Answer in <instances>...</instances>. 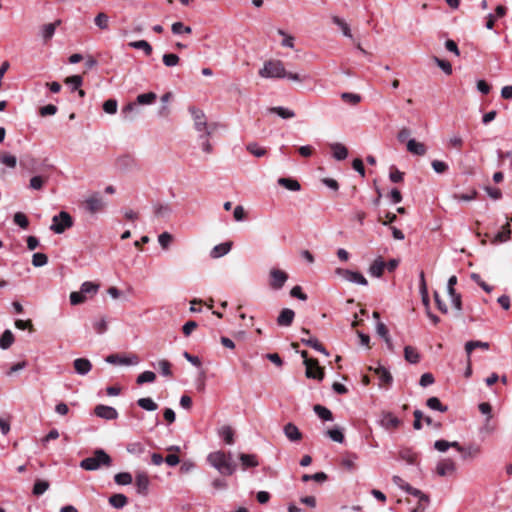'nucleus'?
I'll return each instance as SVG.
<instances>
[{
    "label": "nucleus",
    "mask_w": 512,
    "mask_h": 512,
    "mask_svg": "<svg viewBox=\"0 0 512 512\" xmlns=\"http://www.w3.org/2000/svg\"><path fill=\"white\" fill-rule=\"evenodd\" d=\"M108 501L113 508L122 509L128 503V498L124 494L118 493L110 496Z\"/></svg>",
    "instance_id": "obj_28"
},
{
    "label": "nucleus",
    "mask_w": 512,
    "mask_h": 512,
    "mask_svg": "<svg viewBox=\"0 0 512 512\" xmlns=\"http://www.w3.org/2000/svg\"><path fill=\"white\" fill-rule=\"evenodd\" d=\"M72 226L73 219L71 215L65 211H61L52 218L50 229L56 234H62L66 229L71 228Z\"/></svg>",
    "instance_id": "obj_4"
},
{
    "label": "nucleus",
    "mask_w": 512,
    "mask_h": 512,
    "mask_svg": "<svg viewBox=\"0 0 512 512\" xmlns=\"http://www.w3.org/2000/svg\"><path fill=\"white\" fill-rule=\"evenodd\" d=\"M301 342L305 344L306 346H309L316 351L323 353L324 355L328 356L329 353L326 350V348L318 341L317 338L309 337V338H302Z\"/></svg>",
    "instance_id": "obj_25"
},
{
    "label": "nucleus",
    "mask_w": 512,
    "mask_h": 512,
    "mask_svg": "<svg viewBox=\"0 0 512 512\" xmlns=\"http://www.w3.org/2000/svg\"><path fill=\"white\" fill-rule=\"evenodd\" d=\"M405 492H407L410 495H413L414 497H417L419 501H426L429 502L428 495L424 494L421 490L412 487L410 484L405 486Z\"/></svg>",
    "instance_id": "obj_49"
},
{
    "label": "nucleus",
    "mask_w": 512,
    "mask_h": 512,
    "mask_svg": "<svg viewBox=\"0 0 512 512\" xmlns=\"http://www.w3.org/2000/svg\"><path fill=\"white\" fill-rule=\"evenodd\" d=\"M295 312L290 308H284L277 317V324L282 327H288L292 324Z\"/></svg>",
    "instance_id": "obj_17"
},
{
    "label": "nucleus",
    "mask_w": 512,
    "mask_h": 512,
    "mask_svg": "<svg viewBox=\"0 0 512 512\" xmlns=\"http://www.w3.org/2000/svg\"><path fill=\"white\" fill-rule=\"evenodd\" d=\"M128 45L134 49L143 50L146 56H150L153 51L152 46L146 40L133 41Z\"/></svg>",
    "instance_id": "obj_38"
},
{
    "label": "nucleus",
    "mask_w": 512,
    "mask_h": 512,
    "mask_svg": "<svg viewBox=\"0 0 512 512\" xmlns=\"http://www.w3.org/2000/svg\"><path fill=\"white\" fill-rule=\"evenodd\" d=\"M105 361L113 365H137L140 362L139 357L136 354L124 356L120 354H110L106 357Z\"/></svg>",
    "instance_id": "obj_7"
},
{
    "label": "nucleus",
    "mask_w": 512,
    "mask_h": 512,
    "mask_svg": "<svg viewBox=\"0 0 512 512\" xmlns=\"http://www.w3.org/2000/svg\"><path fill=\"white\" fill-rule=\"evenodd\" d=\"M407 150L417 156H423L427 151L426 146L423 143L416 141L415 139H409L407 141Z\"/></svg>",
    "instance_id": "obj_20"
},
{
    "label": "nucleus",
    "mask_w": 512,
    "mask_h": 512,
    "mask_svg": "<svg viewBox=\"0 0 512 512\" xmlns=\"http://www.w3.org/2000/svg\"><path fill=\"white\" fill-rule=\"evenodd\" d=\"M269 112L276 114L283 119H290L295 117V112L293 110L282 106L271 107Z\"/></svg>",
    "instance_id": "obj_34"
},
{
    "label": "nucleus",
    "mask_w": 512,
    "mask_h": 512,
    "mask_svg": "<svg viewBox=\"0 0 512 512\" xmlns=\"http://www.w3.org/2000/svg\"><path fill=\"white\" fill-rule=\"evenodd\" d=\"M313 410L318 415V417L321 418L322 420L333 421V414L328 408H326L320 404H316V405H314Z\"/></svg>",
    "instance_id": "obj_36"
},
{
    "label": "nucleus",
    "mask_w": 512,
    "mask_h": 512,
    "mask_svg": "<svg viewBox=\"0 0 512 512\" xmlns=\"http://www.w3.org/2000/svg\"><path fill=\"white\" fill-rule=\"evenodd\" d=\"M127 451L130 454L141 455L145 452V446L140 442L130 443L127 446Z\"/></svg>",
    "instance_id": "obj_62"
},
{
    "label": "nucleus",
    "mask_w": 512,
    "mask_h": 512,
    "mask_svg": "<svg viewBox=\"0 0 512 512\" xmlns=\"http://www.w3.org/2000/svg\"><path fill=\"white\" fill-rule=\"evenodd\" d=\"M150 479L145 472H138L135 477L136 492L139 495H148Z\"/></svg>",
    "instance_id": "obj_11"
},
{
    "label": "nucleus",
    "mask_w": 512,
    "mask_h": 512,
    "mask_svg": "<svg viewBox=\"0 0 512 512\" xmlns=\"http://www.w3.org/2000/svg\"><path fill=\"white\" fill-rule=\"evenodd\" d=\"M109 23H110V18L109 16L104 13V12H100L98 13L95 18H94V24L100 29V30H103V31H106L109 29Z\"/></svg>",
    "instance_id": "obj_32"
},
{
    "label": "nucleus",
    "mask_w": 512,
    "mask_h": 512,
    "mask_svg": "<svg viewBox=\"0 0 512 512\" xmlns=\"http://www.w3.org/2000/svg\"><path fill=\"white\" fill-rule=\"evenodd\" d=\"M48 180V176L35 175L30 179L28 188L31 190L40 191L47 184Z\"/></svg>",
    "instance_id": "obj_22"
},
{
    "label": "nucleus",
    "mask_w": 512,
    "mask_h": 512,
    "mask_svg": "<svg viewBox=\"0 0 512 512\" xmlns=\"http://www.w3.org/2000/svg\"><path fill=\"white\" fill-rule=\"evenodd\" d=\"M86 210L91 213L95 214L97 212H100L103 210L105 206V202L102 198V196L99 193H93L90 195L84 202Z\"/></svg>",
    "instance_id": "obj_8"
},
{
    "label": "nucleus",
    "mask_w": 512,
    "mask_h": 512,
    "mask_svg": "<svg viewBox=\"0 0 512 512\" xmlns=\"http://www.w3.org/2000/svg\"><path fill=\"white\" fill-rule=\"evenodd\" d=\"M156 379V374L152 371H144L137 376L136 383L138 385H143L145 383L154 382Z\"/></svg>",
    "instance_id": "obj_44"
},
{
    "label": "nucleus",
    "mask_w": 512,
    "mask_h": 512,
    "mask_svg": "<svg viewBox=\"0 0 512 512\" xmlns=\"http://www.w3.org/2000/svg\"><path fill=\"white\" fill-rule=\"evenodd\" d=\"M379 423L384 429L392 430L399 427L401 420L391 412H383L381 414Z\"/></svg>",
    "instance_id": "obj_12"
},
{
    "label": "nucleus",
    "mask_w": 512,
    "mask_h": 512,
    "mask_svg": "<svg viewBox=\"0 0 512 512\" xmlns=\"http://www.w3.org/2000/svg\"><path fill=\"white\" fill-rule=\"evenodd\" d=\"M14 342V335L10 330H5L0 336V348L7 350Z\"/></svg>",
    "instance_id": "obj_37"
},
{
    "label": "nucleus",
    "mask_w": 512,
    "mask_h": 512,
    "mask_svg": "<svg viewBox=\"0 0 512 512\" xmlns=\"http://www.w3.org/2000/svg\"><path fill=\"white\" fill-rule=\"evenodd\" d=\"M426 405L430 409L436 410V411H439L442 413L447 412V410H448V407L446 405H443L441 403V401L439 400V398H437V397L428 398L426 401Z\"/></svg>",
    "instance_id": "obj_39"
},
{
    "label": "nucleus",
    "mask_w": 512,
    "mask_h": 512,
    "mask_svg": "<svg viewBox=\"0 0 512 512\" xmlns=\"http://www.w3.org/2000/svg\"><path fill=\"white\" fill-rule=\"evenodd\" d=\"M65 83L69 85L71 91L79 90L83 84V78L80 75H72L65 79Z\"/></svg>",
    "instance_id": "obj_40"
},
{
    "label": "nucleus",
    "mask_w": 512,
    "mask_h": 512,
    "mask_svg": "<svg viewBox=\"0 0 512 512\" xmlns=\"http://www.w3.org/2000/svg\"><path fill=\"white\" fill-rule=\"evenodd\" d=\"M370 370H373L374 373L378 376L380 383L379 386H390L393 382V377L389 370L385 368L384 366L378 365L376 368H369Z\"/></svg>",
    "instance_id": "obj_15"
},
{
    "label": "nucleus",
    "mask_w": 512,
    "mask_h": 512,
    "mask_svg": "<svg viewBox=\"0 0 512 512\" xmlns=\"http://www.w3.org/2000/svg\"><path fill=\"white\" fill-rule=\"evenodd\" d=\"M157 99V95L154 92H148L139 94L136 98V103L141 105L152 104Z\"/></svg>",
    "instance_id": "obj_45"
},
{
    "label": "nucleus",
    "mask_w": 512,
    "mask_h": 512,
    "mask_svg": "<svg viewBox=\"0 0 512 512\" xmlns=\"http://www.w3.org/2000/svg\"><path fill=\"white\" fill-rule=\"evenodd\" d=\"M434 61L445 74L450 75L452 73V65L450 62L442 60L438 57H434Z\"/></svg>",
    "instance_id": "obj_63"
},
{
    "label": "nucleus",
    "mask_w": 512,
    "mask_h": 512,
    "mask_svg": "<svg viewBox=\"0 0 512 512\" xmlns=\"http://www.w3.org/2000/svg\"><path fill=\"white\" fill-rule=\"evenodd\" d=\"M49 488V482L44 480H37L33 486V494L40 496L44 494Z\"/></svg>",
    "instance_id": "obj_52"
},
{
    "label": "nucleus",
    "mask_w": 512,
    "mask_h": 512,
    "mask_svg": "<svg viewBox=\"0 0 512 512\" xmlns=\"http://www.w3.org/2000/svg\"><path fill=\"white\" fill-rule=\"evenodd\" d=\"M94 414L105 420H115L118 418V412L114 407L99 404L94 408Z\"/></svg>",
    "instance_id": "obj_10"
},
{
    "label": "nucleus",
    "mask_w": 512,
    "mask_h": 512,
    "mask_svg": "<svg viewBox=\"0 0 512 512\" xmlns=\"http://www.w3.org/2000/svg\"><path fill=\"white\" fill-rule=\"evenodd\" d=\"M335 273L348 282L362 285V286L368 285L367 279L360 272L352 271L349 269L337 268L335 270Z\"/></svg>",
    "instance_id": "obj_5"
},
{
    "label": "nucleus",
    "mask_w": 512,
    "mask_h": 512,
    "mask_svg": "<svg viewBox=\"0 0 512 512\" xmlns=\"http://www.w3.org/2000/svg\"><path fill=\"white\" fill-rule=\"evenodd\" d=\"M386 263L381 259H376L369 267V273L373 277H381L383 275Z\"/></svg>",
    "instance_id": "obj_26"
},
{
    "label": "nucleus",
    "mask_w": 512,
    "mask_h": 512,
    "mask_svg": "<svg viewBox=\"0 0 512 512\" xmlns=\"http://www.w3.org/2000/svg\"><path fill=\"white\" fill-rule=\"evenodd\" d=\"M404 358L411 364H417L420 361V354L416 348L408 345L404 348Z\"/></svg>",
    "instance_id": "obj_29"
},
{
    "label": "nucleus",
    "mask_w": 512,
    "mask_h": 512,
    "mask_svg": "<svg viewBox=\"0 0 512 512\" xmlns=\"http://www.w3.org/2000/svg\"><path fill=\"white\" fill-rule=\"evenodd\" d=\"M283 431L285 436L292 442H296L302 439V433L299 431L298 427L293 423H287L284 426Z\"/></svg>",
    "instance_id": "obj_19"
},
{
    "label": "nucleus",
    "mask_w": 512,
    "mask_h": 512,
    "mask_svg": "<svg viewBox=\"0 0 512 512\" xmlns=\"http://www.w3.org/2000/svg\"><path fill=\"white\" fill-rule=\"evenodd\" d=\"M14 223L23 229H26L29 225V220L23 212H16L13 217Z\"/></svg>",
    "instance_id": "obj_58"
},
{
    "label": "nucleus",
    "mask_w": 512,
    "mask_h": 512,
    "mask_svg": "<svg viewBox=\"0 0 512 512\" xmlns=\"http://www.w3.org/2000/svg\"><path fill=\"white\" fill-rule=\"evenodd\" d=\"M172 33L175 35H179L182 33L190 34L192 29L190 26H185L182 22H175L171 26Z\"/></svg>",
    "instance_id": "obj_54"
},
{
    "label": "nucleus",
    "mask_w": 512,
    "mask_h": 512,
    "mask_svg": "<svg viewBox=\"0 0 512 512\" xmlns=\"http://www.w3.org/2000/svg\"><path fill=\"white\" fill-rule=\"evenodd\" d=\"M111 463V457L103 449H97L93 456L87 457L80 462V467L87 471H95L101 466H110Z\"/></svg>",
    "instance_id": "obj_3"
},
{
    "label": "nucleus",
    "mask_w": 512,
    "mask_h": 512,
    "mask_svg": "<svg viewBox=\"0 0 512 512\" xmlns=\"http://www.w3.org/2000/svg\"><path fill=\"white\" fill-rule=\"evenodd\" d=\"M114 481L118 485H129L132 483L133 478L129 472H120L114 476Z\"/></svg>",
    "instance_id": "obj_47"
},
{
    "label": "nucleus",
    "mask_w": 512,
    "mask_h": 512,
    "mask_svg": "<svg viewBox=\"0 0 512 512\" xmlns=\"http://www.w3.org/2000/svg\"><path fill=\"white\" fill-rule=\"evenodd\" d=\"M208 463L214 467L220 474L230 476L237 468V465L232 460V455L226 454L223 451L211 452L207 456Z\"/></svg>",
    "instance_id": "obj_2"
},
{
    "label": "nucleus",
    "mask_w": 512,
    "mask_h": 512,
    "mask_svg": "<svg viewBox=\"0 0 512 512\" xmlns=\"http://www.w3.org/2000/svg\"><path fill=\"white\" fill-rule=\"evenodd\" d=\"M301 354V357L303 358V363L306 367V377L307 378H311V379H317L319 381L322 380V373L318 370V373L317 374H314V372H312V365H315L316 364V359H312V358H309L308 357V352L303 350L300 352Z\"/></svg>",
    "instance_id": "obj_13"
},
{
    "label": "nucleus",
    "mask_w": 512,
    "mask_h": 512,
    "mask_svg": "<svg viewBox=\"0 0 512 512\" xmlns=\"http://www.w3.org/2000/svg\"><path fill=\"white\" fill-rule=\"evenodd\" d=\"M211 133H212L211 130H206V133L201 134L199 136V139L202 141L201 142L202 150L208 154L211 153L213 150V147L209 141V137H210Z\"/></svg>",
    "instance_id": "obj_48"
},
{
    "label": "nucleus",
    "mask_w": 512,
    "mask_h": 512,
    "mask_svg": "<svg viewBox=\"0 0 512 512\" xmlns=\"http://www.w3.org/2000/svg\"><path fill=\"white\" fill-rule=\"evenodd\" d=\"M511 230L509 223H506L501 227V230L496 234V240L499 242H505L510 238Z\"/></svg>",
    "instance_id": "obj_59"
},
{
    "label": "nucleus",
    "mask_w": 512,
    "mask_h": 512,
    "mask_svg": "<svg viewBox=\"0 0 512 512\" xmlns=\"http://www.w3.org/2000/svg\"><path fill=\"white\" fill-rule=\"evenodd\" d=\"M332 22L340 28V30L342 31L344 36H346L350 39H353V35L351 33L350 26L344 19H342L338 16H333Z\"/></svg>",
    "instance_id": "obj_31"
},
{
    "label": "nucleus",
    "mask_w": 512,
    "mask_h": 512,
    "mask_svg": "<svg viewBox=\"0 0 512 512\" xmlns=\"http://www.w3.org/2000/svg\"><path fill=\"white\" fill-rule=\"evenodd\" d=\"M231 248L232 242L230 241L220 243L212 248L210 251V257L213 259L223 257L230 252Z\"/></svg>",
    "instance_id": "obj_18"
},
{
    "label": "nucleus",
    "mask_w": 512,
    "mask_h": 512,
    "mask_svg": "<svg viewBox=\"0 0 512 512\" xmlns=\"http://www.w3.org/2000/svg\"><path fill=\"white\" fill-rule=\"evenodd\" d=\"M259 76L262 78L288 79L295 82H305L310 79L308 75H300L286 71L284 64L280 60H268L259 70Z\"/></svg>",
    "instance_id": "obj_1"
},
{
    "label": "nucleus",
    "mask_w": 512,
    "mask_h": 512,
    "mask_svg": "<svg viewBox=\"0 0 512 512\" xmlns=\"http://www.w3.org/2000/svg\"><path fill=\"white\" fill-rule=\"evenodd\" d=\"M288 279L286 272L273 268L270 271V287L274 290H280Z\"/></svg>",
    "instance_id": "obj_9"
},
{
    "label": "nucleus",
    "mask_w": 512,
    "mask_h": 512,
    "mask_svg": "<svg viewBox=\"0 0 512 512\" xmlns=\"http://www.w3.org/2000/svg\"><path fill=\"white\" fill-rule=\"evenodd\" d=\"M137 405L146 411H155L158 408V405L149 397L138 399Z\"/></svg>",
    "instance_id": "obj_42"
},
{
    "label": "nucleus",
    "mask_w": 512,
    "mask_h": 512,
    "mask_svg": "<svg viewBox=\"0 0 512 512\" xmlns=\"http://www.w3.org/2000/svg\"><path fill=\"white\" fill-rule=\"evenodd\" d=\"M60 24V21L57 20L56 22L54 23H49V24H45L42 26L41 28V35L43 37V39L45 41H48L50 40L54 33H55V30H56V27Z\"/></svg>",
    "instance_id": "obj_35"
},
{
    "label": "nucleus",
    "mask_w": 512,
    "mask_h": 512,
    "mask_svg": "<svg viewBox=\"0 0 512 512\" xmlns=\"http://www.w3.org/2000/svg\"><path fill=\"white\" fill-rule=\"evenodd\" d=\"M419 290L422 295L423 304L428 308L429 298H428V292H427V285H426V281H425V275H424L423 271L420 273Z\"/></svg>",
    "instance_id": "obj_41"
},
{
    "label": "nucleus",
    "mask_w": 512,
    "mask_h": 512,
    "mask_svg": "<svg viewBox=\"0 0 512 512\" xmlns=\"http://www.w3.org/2000/svg\"><path fill=\"white\" fill-rule=\"evenodd\" d=\"M98 289H99L98 284H95L90 281H86V282L82 283L80 291L83 293V295L95 294V293H97Z\"/></svg>",
    "instance_id": "obj_55"
},
{
    "label": "nucleus",
    "mask_w": 512,
    "mask_h": 512,
    "mask_svg": "<svg viewBox=\"0 0 512 512\" xmlns=\"http://www.w3.org/2000/svg\"><path fill=\"white\" fill-rule=\"evenodd\" d=\"M75 372L81 376L87 375L92 369V363L87 358H77L73 362Z\"/></svg>",
    "instance_id": "obj_16"
},
{
    "label": "nucleus",
    "mask_w": 512,
    "mask_h": 512,
    "mask_svg": "<svg viewBox=\"0 0 512 512\" xmlns=\"http://www.w3.org/2000/svg\"><path fill=\"white\" fill-rule=\"evenodd\" d=\"M157 367L162 376H164V377L172 376V370H171L172 364L168 360L162 359V360L158 361Z\"/></svg>",
    "instance_id": "obj_43"
},
{
    "label": "nucleus",
    "mask_w": 512,
    "mask_h": 512,
    "mask_svg": "<svg viewBox=\"0 0 512 512\" xmlns=\"http://www.w3.org/2000/svg\"><path fill=\"white\" fill-rule=\"evenodd\" d=\"M246 149L255 157H263L267 153L266 149L259 146L257 143H249Z\"/></svg>",
    "instance_id": "obj_53"
},
{
    "label": "nucleus",
    "mask_w": 512,
    "mask_h": 512,
    "mask_svg": "<svg viewBox=\"0 0 512 512\" xmlns=\"http://www.w3.org/2000/svg\"><path fill=\"white\" fill-rule=\"evenodd\" d=\"M341 99L350 105H357L361 102L362 97L359 94L351 93V92H343L341 93Z\"/></svg>",
    "instance_id": "obj_46"
},
{
    "label": "nucleus",
    "mask_w": 512,
    "mask_h": 512,
    "mask_svg": "<svg viewBox=\"0 0 512 512\" xmlns=\"http://www.w3.org/2000/svg\"><path fill=\"white\" fill-rule=\"evenodd\" d=\"M0 162L10 168H15L17 165V158L9 153L0 155Z\"/></svg>",
    "instance_id": "obj_57"
},
{
    "label": "nucleus",
    "mask_w": 512,
    "mask_h": 512,
    "mask_svg": "<svg viewBox=\"0 0 512 512\" xmlns=\"http://www.w3.org/2000/svg\"><path fill=\"white\" fill-rule=\"evenodd\" d=\"M153 212L155 217L166 219L170 216L172 209L168 204L157 203L153 206Z\"/></svg>",
    "instance_id": "obj_23"
},
{
    "label": "nucleus",
    "mask_w": 512,
    "mask_h": 512,
    "mask_svg": "<svg viewBox=\"0 0 512 512\" xmlns=\"http://www.w3.org/2000/svg\"><path fill=\"white\" fill-rule=\"evenodd\" d=\"M218 435L223 439L225 443L229 445L234 443V431L230 426H222L218 431Z\"/></svg>",
    "instance_id": "obj_33"
},
{
    "label": "nucleus",
    "mask_w": 512,
    "mask_h": 512,
    "mask_svg": "<svg viewBox=\"0 0 512 512\" xmlns=\"http://www.w3.org/2000/svg\"><path fill=\"white\" fill-rule=\"evenodd\" d=\"M490 347L489 343L488 342H483V341H479V340H472V341H468L466 342L465 344V350H466V353H467V358H471V353L474 349L476 348H481L483 350H488Z\"/></svg>",
    "instance_id": "obj_24"
},
{
    "label": "nucleus",
    "mask_w": 512,
    "mask_h": 512,
    "mask_svg": "<svg viewBox=\"0 0 512 512\" xmlns=\"http://www.w3.org/2000/svg\"><path fill=\"white\" fill-rule=\"evenodd\" d=\"M326 435L333 441L338 443L344 442V434L339 428L328 429Z\"/></svg>",
    "instance_id": "obj_51"
},
{
    "label": "nucleus",
    "mask_w": 512,
    "mask_h": 512,
    "mask_svg": "<svg viewBox=\"0 0 512 512\" xmlns=\"http://www.w3.org/2000/svg\"><path fill=\"white\" fill-rule=\"evenodd\" d=\"M278 184L290 191H299L301 189L300 183L293 178L281 177L278 179Z\"/></svg>",
    "instance_id": "obj_30"
},
{
    "label": "nucleus",
    "mask_w": 512,
    "mask_h": 512,
    "mask_svg": "<svg viewBox=\"0 0 512 512\" xmlns=\"http://www.w3.org/2000/svg\"><path fill=\"white\" fill-rule=\"evenodd\" d=\"M118 102L116 99H108L103 103V110L107 114H115L117 112Z\"/></svg>",
    "instance_id": "obj_61"
},
{
    "label": "nucleus",
    "mask_w": 512,
    "mask_h": 512,
    "mask_svg": "<svg viewBox=\"0 0 512 512\" xmlns=\"http://www.w3.org/2000/svg\"><path fill=\"white\" fill-rule=\"evenodd\" d=\"M239 460L244 470L248 468L257 467L259 465L257 456L255 454L241 453L239 455Z\"/></svg>",
    "instance_id": "obj_21"
},
{
    "label": "nucleus",
    "mask_w": 512,
    "mask_h": 512,
    "mask_svg": "<svg viewBox=\"0 0 512 512\" xmlns=\"http://www.w3.org/2000/svg\"><path fill=\"white\" fill-rule=\"evenodd\" d=\"M158 242L163 249H167L172 242V235L168 232H163L158 236Z\"/></svg>",
    "instance_id": "obj_64"
},
{
    "label": "nucleus",
    "mask_w": 512,
    "mask_h": 512,
    "mask_svg": "<svg viewBox=\"0 0 512 512\" xmlns=\"http://www.w3.org/2000/svg\"><path fill=\"white\" fill-rule=\"evenodd\" d=\"M456 470L455 462L452 459H443L437 463L436 473L439 476H447L454 473Z\"/></svg>",
    "instance_id": "obj_14"
},
{
    "label": "nucleus",
    "mask_w": 512,
    "mask_h": 512,
    "mask_svg": "<svg viewBox=\"0 0 512 512\" xmlns=\"http://www.w3.org/2000/svg\"><path fill=\"white\" fill-rule=\"evenodd\" d=\"M331 149H332V152H333V157L336 159V160H345L348 156V150L347 148L341 144V143H333L331 144Z\"/></svg>",
    "instance_id": "obj_27"
},
{
    "label": "nucleus",
    "mask_w": 512,
    "mask_h": 512,
    "mask_svg": "<svg viewBox=\"0 0 512 512\" xmlns=\"http://www.w3.org/2000/svg\"><path fill=\"white\" fill-rule=\"evenodd\" d=\"M301 479L303 482H308L310 480H314L316 482H324L327 480V475L324 472H317L313 475L304 474Z\"/></svg>",
    "instance_id": "obj_60"
},
{
    "label": "nucleus",
    "mask_w": 512,
    "mask_h": 512,
    "mask_svg": "<svg viewBox=\"0 0 512 512\" xmlns=\"http://www.w3.org/2000/svg\"><path fill=\"white\" fill-rule=\"evenodd\" d=\"M48 263V257L44 253H34L32 256V264L35 267H42Z\"/></svg>",
    "instance_id": "obj_56"
},
{
    "label": "nucleus",
    "mask_w": 512,
    "mask_h": 512,
    "mask_svg": "<svg viewBox=\"0 0 512 512\" xmlns=\"http://www.w3.org/2000/svg\"><path fill=\"white\" fill-rule=\"evenodd\" d=\"M189 112L194 121V128L199 133H206L209 130L205 113L194 106L189 107Z\"/></svg>",
    "instance_id": "obj_6"
},
{
    "label": "nucleus",
    "mask_w": 512,
    "mask_h": 512,
    "mask_svg": "<svg viewBox=\"0 0 512 512\" xmlns=\"http://www.w3.org/2000/svg\"><path fill=\"white\" fill-rule=\"evenodd\" d=\"M162 61L167 67H174L179 64L180 58L177 54L167 53L162 57Z\"/></svg>",
    "instance_id": "obj_50"
}]
</instances>
